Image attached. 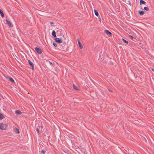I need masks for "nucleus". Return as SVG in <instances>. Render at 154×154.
<instances>
[{"instance_id": "9b49d317", "label": "nucleus", "mask_w": 154, "mask_h": 154, "mask_svg": "<svg viewBox=\"0 0 154 154\" xmlns=\"http://www.w3.org/2000/svg\"><path fill=\"white\" fill-rule=\"evenodd\" d=\"M146 3V2L143 0H140V5L144 4Z\"/></svg>"}, {"instance_id": "412c9836", "label": "nucleus", "mask_w": 154, "mask_h": 154, "mask_svg": "<svg viewBox=\"0 0 154 154\" xmlns=\"http://www.w3.org/2000/svg\"><path fill=\"white\" fill-rule=\"evenodd\" d=\"M16 132L18 134L20 132L19 130L17 128H16Z\"/></svg>"}, {"instance_id": "39448f33", "label": "nucleus", "mask_w": 154, "mask_h": 154, "mask_svg": "<svg viewBox=\"0 0 154 154\" xmlns=\"http://www.w3.org/2000/svg\"><path fill=\"white\" fill-rule=\"evenodd\" d=\"M6 21L9 27H12L13 26L11 22L7 19L6 20Z\"/></svg>"}, {"instance_id": "2eb2a0df", "label": "nucleus", "mask_w": 154, "mask_h": 154, "mask_svg": "<svg viewBox=\"0 0 154 154\" xmlns=\"http://www.w3.org/2000/svg\"><path fill=\"white\" fill-rule=\"evenodd\" d=\"M94 13L96 16H98L99 15V14L98 12L96 10H94Z\"/></svg>"}, {"instance_id": "0eeeda50", "label": "nucleus", "mask_w": 154, "mask_h": 154, "mask_svg": "<svg viewBox=\"0 0 154 154\" xmlns=\"http://www.w3.org/2000/svg\"><path fill=\"white\" fill-rule=\"evenodd\" d=\"M104 32L107 35L109 36H112V33L109 31L108 30H105L104 31Z\"/></svg>"}, {"instance_id": "a211bd4d", "label": "nucleus", "mask_w": 154, "mask_h": 154, "mask_svg": "<svg viewBox=\"0 0 154 154\" xmlns=\"http://www.w3.org/2000/svg\"><path fill=\"white\" fill-rule=\"evenodd\" d=\"M4 116L0 112V120H2Z\"/></svg>"}, {"instance_id": "f8f14e48", "label": "nucleus", "mask_w": 154, "mask_h": 154, "mask_svg": "<svg viewBox=\"0 0 154 154\" xmlns=\"http://www.w3.org/2000/svg\"><path fill=\"white\" fill-rule=\"evenodd\" d=\"M0 13L1 17H3L4 16V14L3 11L1 9H0Z\"/></svg>"}, {"instance_id": "7ed1b4c3", "label": "nucleus", "mask_w": 154, "mask_h": 154, "mask_svg": "<svg viewBox=\"0 0 154 154\" xmlns=\"http://www.w3.org/2000/svg\"><path fill=\"white\" fill-rule=\"evenodd\" d=\"M55 41L56 42L60 43L63 42L62 39L61 38H55Z\"/></svg>"}, {"instance_id": "c756f323", "label": "nucleus", "mask_w": 154, "mask_h": 154, "mask_svg": "<svg viewBox=\"0 0 154 154\" xmlns=\"http://www.w3.org/2000/svg\"><path fill=\"white\" fill-rule=\"evenodd\" d=\"M99 20L100 21L101 20V19H100V18H99Z\"/></svg>"}, {"instance_id": "4468645a", "label": "nucleus", "mask_w": 154, "mask_h": 154, "mask_svg": "<svg viewBox=\"0 0 154 154\" xmlns=\"http://www.w3.org/2000/svg\"><path fill=\"white\" fill-rule=\"evenodd\" d=\"M138 13L140 15H143L144 14V12L143 11H139Z\"/></svg>"}, {"instance_id": "b1692460", "label": "nucleus", "mask_w": 154, "mask_h": 154, "mask_svg": "<svg viewBox=\"0 0 154 154\" xmlns=\"http://www.w3.org/2000/svg\"><path fill=\"white\" fill-rule=\"evenodd\" d=\"M129 2V5L131 6L132 7V4H131V3L129 1L128 2Z\"/></svg>"}, {"instance_id": "f3484780", "label": "nucleus", "mask_w": 154, "mask_h": 154, "mask_svg": "<svg viewBox=\"0 0 154 154\" xmlns=\"http://www.w3.org/2000/svg\"><path fill=\"white\" fill-rule=\"evenodd\" d=\"M73 88L74 89H75V90H79L77 86H75L74 85V84H73Z\"/></svg>"}, {"instance_id": "aec40b11", "label": "nucleus", "mask_w": 154, "mask_h": 154, "mask_svg": "<svg viewBox=\"0 0 154 154\" xmlns=\"http://www.w3.org/2000/svg\"><path fill=\"white\" fill-rule=\"evenodd\" d=\"M53 45L55 47H57V44L56 43L54 42L53 43Z\"/></svg>"}, {"instance_id": "1a4fd4ad", "label": "nucleus", "mask_w": 154, "mask_h": 154, "mask_svg": "<svg viewBox=\"0 0 154 154\" xmlns=\"http://www.w3.org/2000/svg\"><path fill=\"white\" fill-rule=\"evenodd\" d=\"M52 35L54 37L56 38L57 37L56 35V32L53 30V31L52 33Z\"/></svg>"}, {"instance_id": "9d476101", "label": "nucleus", "mask_w": 154, "mask_h": 154, "mask_svg": "<svg viewBox=\"0 0 154 154\" xmlns=\"http://www.w3.org/2000/svg\"><path fill=\"white\" fill-rule=\"evenodd\" d=\"M15 113L17 114H20L22 113L21 111L19 110H17L15 111Z\"/></svg>"}, {"instance_id": "f03ea898", "label": "nucleus", "mask_w": 154, "mask_h": 154, "mask_svg": "<svg viewBox=\"0 0 154 154\" xmlns=\"http://www.w3.org/2000/svg\"><path fill=\"white\" fill-rule=\"evenodd\" d=\"M35 50L38 54H41L42 52V49L38 47L35 48Z\"/></svg>"}, {"instance_id": "6ab92c4d", "label": "nucleus", "mask_w": 154, "mask_h": 154, "mask_svg": "<svg viewBox=\"0 0 154 154\" xmlns=\"http://www.w3.org/2000/svg\"><path fill=\"white\" fill-rule=\"evenodd\" d=\"M144 10L146 11H148L149 10V8L148 7H145L144 8Z\"/></svg>"}, {"instance_id": "bb28decb", "label": "nucleus", "mask_w": 154, "mask_h": 154, "mask_svg": "<svg viewBox=\"0 0 154 154\" xmlns=\"http://www.w3.org/2000/svg\"><path fill=\"white\" fill-rule=\"evenodd\" d=\"M50 24H54V23H53V22H50Z\"/></svg>"}, {"instance_id": "cd10ccee", "label": "nucleus", "mask_w": 154, "mask_h": 154, "mask_svg": "<svg viewBox=\"0 0 154 154\" xmlns=\"http://www.w3.org/2000/svg\"><path fill=\"white\" fill-rule=\"evenodd\" d=\"M130 37L131 38H133V37L132 36H131V35H130Z\"/></svg>"}, {"instance_id": "6e6552de", "label": "nucleus", "mask_w": 154, "mask_h": 154, "mask_svg": "<svg viewBox=\"0 0 154 154\" xmlns=\"http://www.w3.org/2000/svg\"><path fill=\"white\" fill-rule=\"evenodd\" d=\"M77 41L79 45V46L80 47V48L82 49L83 48V46L81 42H80L79 39H78Z\"/></svg>"}, {"instance_id": "4be33fe9", "label": "nucleus", "mask_w": 154, "mask_h": 154, "mask_svg": "<svg viewBox=\"0 0 154 154\" xmlns=\"http://www.w3.org/2000/svg\"><path fill=\"white\" fill-rule=\"evenodd\" d=\"M36 131H37V132L38 134V135H39V131L38 129V128H37L36 129Z\"/></svg>"}, {"instance_id": "a878e982", "label": "nucleus", "mask_w": 154, "mask_h": 154, "mask_svg": "<svg viewBox=\"0 0 154 154\" xmlns=\"http://www.w3.org/2000/svg\"><path fill=\"white\" fill-rule=\"evenodd\" d=\"M109 91L111 92H112V91L111 90H109Z\"/></svg>"}, {"instance_id": "423d86ee", "label": "nucleus", "mask_w": 154, "mask_h": 154, "mask_svg": "<svg viewBox=\"0 0 154 154\" xmlns=\"http://www.w3.org/2000/svg\"><path fill=\"white\" fill-rule=\"evenodd\" d=\"M28 62L29 65L31 66L32 70H34V64L30 60H28Z\"/></svg>"}, {"instance_id": "ddd939ff", "label": "nucleus", "mask_w": 154, "mask_h": 154, "mask_svg": "<svg viewBox=\"0 0 154 154\" xmlns=\"http://www.w3.org/2000/svg\"><path fill=\"white\" fill-rule=\"evenodd\" d=\"M9 80L12 83H13L14 82V81L12 78L10 77L9 79Z\"/></svg>"}, {"instance_id": "20e7f679", "label": "nucleus", "mask_w": 154, "mask_h": 154, "mask_svg": "<svg viewBox=\"0 0 154 154\" xmlns=\"http://www.w3.org/2000/svg\"><path fill=\"white\" fill-rule=\"evenodd\" d=\"M59 46H60V48L61 49H63L65 47L66 45V43L65 42H62V43H61V44H59Z\"/></svg>"}, {"instance_id": "393cba45", "label": "nucleus", "mask_w": 154, "mask_h": 154, "mask_svg": "<svg viewBox=\"0 0 154 154\" xmlns=\"http://www.w3.org/2000/svg\"><path fill=\"white\" fill-rule=\"evenodd\" d=\"M49 63L50 65H53L52 63L51 62H49Z\"/></svg>"}, {"instance_id": "5701e85b", "label": "nucleus", "mask_w": 154, "mask_h": 154, "mask_svg": "<svg viewBox=\"0 0 154 154\" xmlns=\"http://www.w3.org/2000/svg\"><path fill=\"white\" fill-rule=\"evenodd\" d=\"M41 153L42 154H45V152L43 150H42L41 151Z\"/></svg>"}, {"instance_id": "dca6fc26", "label": "nucleus", "mask_w": 154, "mask_h": 154, "mask_svg": "<svg viewBox=\"0 0 154 154\" xmlns=\"http://www.w3.org/2000/svg\"><path fill=\"white\" fill-rule=\"evenodd\" d=\"M122 40L123 41V42H124L125 43H128V41L126 40H125V39H124L123 38H122Z\"/></svg>"}, {"instance_id": "c85d7f7f", "label": "nucleus", "mask_w": 154, "mask_h": 154, "mask_svg": "<svg viewBox=\"0 0 154 154\" xmlns=\"http://www.w3.org/2000/svg\"><path fill=\"white\" fill-rule=\"evenodd\" d=\"M151 69L152 71H153L154 72V69L153 68Z\"/></svg>"}, {"instance_id": "f257e3e1", "label": "nucleus", "mask_w": 154, "mask_h": 154, "mask_svg": "<svg viewBox=\"0 0 154 154\" xmlns=\"http://www.w3.org/2000/svg\"><path fill=\"white\" fill-rule=\"evenodd\" d=\"M7 126L6 124H3L2 123H0V129L2 130H5L6 129Z\"/></svg>"}]
</instances>
